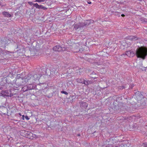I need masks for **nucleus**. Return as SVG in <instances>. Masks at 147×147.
Masks as SVG:
<instances>
[{
    "label": "nucleus",
    "mask_w": 147,
    "mask_h": 147,
    "mask_svg": "<svg viewBox=\"0 0 147 147\" xmlns=\"http://www.w3.org/2000/svg\"><path fill=\"white\" fill-rule=\"evenodd\" d=\"M136 54L138 58L145 59L147 55V48L144 47H139L137 49Z\"/></svg>",
    "instance_id": "obj_1"
},
{
    "label": "nucleus",
    "mask_w": 147,
    "mask_h": 147,
    "mask_svg": "<svg viewBox=\"0 0 147 147\" xmlns=\"http://www.w3.org/2000/svg\"><path fill=\"white\" fill-rule=\"evenodd\" d=\"M53 50L55 51H67V48L64 47L62 48V47L60 46L59 45H57L54 47L53 48Z\"/></svg>",
    "instance_id": "obj_2"
},
{
    "label": "nucleus",
    "mask_w": 147,
    "mask_h": 147,
    "mask_svg": "<svg viewBox=\"0 0 147 147\" xmlns=\"http://www.w3.org/2000/svg\"><path fill=\"white\" fill-rule=\"evenodd\" d=\"M80 43H73V44L72 47L76 49L75 51H74L75 52H77L78 51H80Z\"/></svg>",
    "instance_id": "obj_3"
},
{
    "label": "nucleus",
    "mask_w": 147,
    "mask_h": 147,
    "mask_svg": "<svg viewBox=\"0 0 147 147\" xmlns=\"http://www.w3.org/2000/svg\"><path fill=\"white\" fill-rule=\"evenodd\" d=\"M124 55H126L129 57H131L135 56V53L134 51L131 50L126 51Z\"/></svg>",
    "instance_id": "obj_4"
},
{
    "label": "nucleus",
    "mask_w": 147,
    "mask_h": 147,
    "mask_svg": "<svg viewBox=\"0 0 147 147\" xmlns=\"http://www.w3.org/2000/svg\"><path fill=\"white\" fill-rule=\"evenodd\" d=\"M9 93L8 91L2 90L0 93V96H9Z\"/></svg>",
    "instance_id": "obj_5"
},
{
    "label": "nucleus",
    "mask_w": 147,
    "mask_h": 147,
    "mask_svg": "<svg viewBox=\"0 0 147 147\" xmlns=\"http://www.w3.org/2000/svg\"><path fill=\"white\" fill-rule=\"evenodd\" d=\"M84 26V25H83L82 23H79L74 25V28L75 30H77L79 28L83 27Z\"/></svg>",
    "instance_id": "obj_6"
},
{
    "label": "nucleus",
    "mask_w": 147,
    "mask_h": 147,
    "mask_svg": "<svg viewBox=\"0 0 147 147\" xmlns=\"http://www.w3.org/2000/svg\"><path fill=\"white\" fill-rule=\"evenodd\" d=\"M85 80L83 78L77 79L76 80L77 82L78 83L84 84L85 82Z\"/></svg>",
    "instance_id": "obj_7"
},
{
    "label": "nucleus",
    "mask_w": 147,
    "mask_h": 147,
    "mask_svg": "<svg viewBox=\"0 0 147 147\" xmlns=\"http://www.w3.org/2000/svg\"><path fill=\"white\" fill-rule=\"evenodd\" d=\"M4 16L8 18L10 17L11 16V15L9 13L7 12H3L2 13Z\"/></svg>",
    "instance_id": "obj_8"
},
{
    "label": "nucleus",
    "mask_w": 147,
    "mask_h": 147,
    "mask_svg": "<svg viewBox=\"0 0 147 147\" xmlns=\"http://www.w3.org/2000/svg\"><path fill=\"white\" fill-rule=\"evenodd\" d=\"M91 22V21L90 20H88L85 21L84 24L83 25H84V26H87L89 25Z\"/></svg>",
    "instance_id": "obj_9"
},
{
    "label": "nucleus",
    "mask_w": 147,
    "mask_h": 147,
    "mask_svg": "<svg viewBox=\"0 0 147 147\" xmlns=\"http://www.w3.org/2000/svg\"><path fill=\"white\" fill-rule=\"evenodd\" d=\"M92 83V81L87 80H85V82L84 83V84L88 85L89 84H91Z\"/></svg>",
    "instance_id": "obj_10"
},
{
    "label": "nucleus",
    "mask_w": 147,
    "mask_h": 147,
    "mask_svg": "<svg viewBox=\"0 0 147 147\" xmlns=\"http://www.w3.org/2000/svg\"><path fill=\"white\" fill-rule=\"evenodd\" d=\"M128 38L131 40H137L138 39L137 38L134 36H128Z\"/></svg>",
    "instance_id": "obj_11"
},
{
    "label": "nucleus",
    "mask_w": 147,
    "mask_h": 147,
    "mask_svg": "<svg viewBox=\"0 0 147 147\" xmlns=\"http://www.w3.org/2000/svg\"><path fill=\"white\" fill-rule=\"evenodd\" d=\"M30 79V77L29 76L27 77V78L22 79V82H24V81L25 82H26L28 81V80H29Z\"/></svg>",
    "instance_id": "obj_12"
},
{
    "label": "nucleus",
    "mask_w": 147,
    "mask_h": 147,
    "mask_svg": "<svg viewBox=\"0 0 147 147\" xmlns=\"http://www.w3.org/2000/svg\"><path fill=\"white\" fill-rule=\"evenodd\" d=\"M22 75H21L20 74H18L17 76H16V78L17 79H18L21 78L22 80V79L23 78H22Z\"/></svg>",
    "instance_id": "obj_13"
},
{
    "label": "nucleus",
    "mask_w": 147,
    "mask_h": 147,
    "mask_svg": "<svg viewBox=\"0 0 147 147\" xmlns=\"http://www.w3.org/2000/svg\"><path fill=\"white\" fill-rule=\"evenodd\" d=\"M33 6L36 8L38 9L39 8V5L37 3H34Z\"/></svg>",
    "instance_id": "obj_14"
},
{
    "label": "nucleus",
    "mask_w": 147,
    "mask_h": 147,
    "mask_svg": "<svg viewBox=\"0 0 147 147\" xmlns=\"http://www.w3.org/2000/svg\"><path fill=\"white\" fill-rule=\"evenodd\" d=\"M46 0H35L34 2L40 3L44 2Z\"/></svg>",
    "instance_id": "obj_15"
},
{
    "label": "nucleus",
    "mask_w": 147,
    "mask_h": 147,
    "mask_svg": "<svg viewBox=\"0 0 147 147\" xmlns=\"http://www.w3.org/2000/svg\"><path fill=\"white\" fill-rule=\"evenodd\" d=\"M61 93L62 94H64L66 95H67L68 94V93L67 92L64 91H62L61 92Z\"/></svg>",
    "instance_id": "obj_16"
},
{
    "label": "nucleus",
    "mask_w": 147,
    "mask_h": 147,
    "mask_svg": "<svg viewBox=\"0 0 147 147\" xmlns=\"http://www.w3.org/2000/svg\"><path fill=\"white\" fill-rule=\"evenodd\" d=\"M100 71L102 73H105L106 72V70L105 69V68L103 69V71H102V69H100Z\"/></svg>",
    "instance_id": "obj_17"
},
{
    "label": "nucleus",
    "mask_w": 147,
    "mask_h": 147,
    "mask_svg": "<svg viewBox=\"0 0 147 147\" xmlns=\"http://www.w3.org/2000/svg\"><path fill=\"white\" fill-rule=\"evenodd\" d=\"M28 3L30 5H33V4H34V3H33L31 1L29 2Z\"/></svg>",
    "instance_id": "obj_18"
},
{
    "label": "nucleus",
    "mask_w": 147,
    "mask_h": 147,
    "mask_svg": "<svg viewBox=\"0 0 147 147\" xmlns=\"http://www.w3.org/2000/svg\"><path fill=\"white\" fill-rule=\"evenodd\" d=\"M143 144L144 147H147V143H144Z\"/></svg>",
    "instance_id": "obj_19"
},
{
    "label": "nucleus",
    "mask_w": 147,
    "mask_h": 147,
    "mask_svg": "<svg viewBox=\"0 0 147 147\" xmlns=\"http://www.w3.org/2000/svg\"><path fill=\"white\" fill-rule=\"evenodd\" d=\"M47 9V8L45 7L44 6H43V7H42V9H43L44 10H46Z\"/></svg>",
    "instance_id": "obj_20"
},
{
    "label": "nucleus",
    "mask_w": 147,
    "mask_h": 147,
    "mask_svg": "<svg viewBox=\"0 0 147 147\" xmlns=\"http://www.w3.org/2000/svg\"><path fill=\"white\" fill-rule=\"evenodd\" d=\"M43 6L42 5H39V8H38V9H42V7H43Z\"/></svg>",
    "instance_id": "obj_21"
},
{
    "label": "nucleus",
    "mask_w": 147,
    "mask_h": 147,
    "mask_svg": "<svg viewBox=\"0 0 147 147\" xmlns=\"http://www.w3.org/2000/svg\"><path fill=\"white\" fill-rule=\"evenodd\" d=\"M25 118L27 120H28L30 119L27 116H26Z\"/></svg>",
    "instance_id": "obj_22"
},
{
    "label": "nucleus",
    "mask_w": 147,
    "mask_h": 147,
    "mask_svg": "<svg viewBox=\"0 0 147 147\" xmlns=\"http://www.w3.org/2000/svg\"><path fill=\"white\" fill-rule=\"evenodd\" d=\"M24 117H25V116L24 115H22V119L23 120H24Z\"/></svg>",
    "instance_id": "obj_23"
},
{
    "label": "nucleus",
    "mask_w": 147,
    "mask_h": 147,
    "mask_svg": "<svg viewBox=\"0 0 147 147\" xmlns=\"http://www.w3.org/2000/svg\"><path fill=\"white\" fill-rule=\"evenodd\" d=\"M145 20H146V19H144V20L143 21L144 22H146V21Z\"/></svg>",
    "instance_id": "obj_24"
},
{
    "label": "nucleus",
    "mask_w": 147,
    "mask_h": 147,
    "mask_svg": "<svg viewBox=\"0 0 147 147\" xmlns=\"http://www.w3.org/2000/svg\"><path fill=\"white\" fill-rule=\"evenodd\" d=\"M121 16L123 17L125 16L123 14H122L121 15Z\"/></svg>",
    "instance_id": "obj_25"
},
{
    "label": "nucleus",
    "mask_w": 147,
    "mask_h": 147,
    "mask_svg": "<svg viewBox=\"0 0 147 147\" xmlns=\"http://www.w3.org/2000/svg\"><path fill=\"white\" fill-rule=\"evenodd\" d=\"M88 3L89 4H91V2L90 1L88 2Z\"/></svg>",
    "instance_id": "obj_26"
},
{
    "label": "nucleus",
    "mask_w": 147,
    "mask_h": 147,
    "mask_svg": "<svg viewBox=\"0 0 147 147\" xmlns=\"http://www.w3.org/2000/svg\"><path fill=\"white\" fill-rule=\"evenodd\" d=\"M93 78L94 79H96L97 78V77H95L94 78Z\"/></svg>",
    "instance_id": "obj_27"
},
{
    "label": "nucleus",
    "mask_w": 147,
    "mask_h": 147,
    "mask_svg": "<svg viewBox=\"0 0 147 147\" xmlns=\"http://www.w3.org/2000/svg\"><path fill=\"white\" fill-rule=\"evenodd\" d=\"M92 74H95V73L94 72H92Z\"/></svg>",
    "instance_id": "obj_28"
},
{
    "label": "nucleus",
    "mask_w": 147,
    "mask_h": 147,
    "mask_svg": "<svg viewBox=\"0 0 147 147\" xmlns=\"http://www.w3.org/2000/svg\"><path fill=\"white\" fill-rule=\"evenodd\" d=\"M19 115H20V116H22V115L20 113H19Z\"/></svg>",
    "instance_id": "obj_29"
},
{
    "label": "nucleus",
    "mask_w": 147,
    "mask_h": 147,
    "mask_svg": "<svg viewBox=\"0 0 147 147\" xmlns=\"http://www.w3.org/2000/svg\"><path fill=\"white\" fill-rule=\"evenodd\" d=\"M24 131V133H26V131Z\"/></svg>",
    "instance_id": "obj_30"
},
{
    "label": "nucleus",
    "mask_w": 147,
    "mask_h": 147,
    "mask_svg": "<svg viewBox=\"0 0 147 147\" xmlns=\"http://www.w3.org/2000/svg\"><path fill=\"white\" fill-rule=\"evenodd\" d=\"M28 138H30V139H31V138L30 137V138L28 137Z\"/></svg>",
    "instance_id": "obj_31"
},
{
    "label": "nucleus",
    "mask_w": 147,
    "mask_h": 147,
    "mask_svg": "<svg viewBox=\"0 0 147 147\" xmlns=\"http://www.w3.org/2000/svg\"><path fill=\"white\" fill-rule=\"evenodd\" d=\"M30 134L32 135V133H30Z\"/></svg>",
    "instance_id": "obj_32"
},
{
    "label": "nucleus",
    "mask_w": 147,
    "mask_h": 147,
    "mask_svg": "<svg viewBox=\"0 0 147 147\" xmlns=\"http://www.w3.org/2000/svg\"><path fill=\"white\" fill-rule=\"evenodd\" d=\"M80 136V135H78V136Z\"/></svg>",
    "instance_id": "obj_33"
},
{
    "label": "nucleus",
    "mask_w": 147,
    "mask_h": 147,
    "mask_svg": "<svg viewBox=\"0 0 147 147\" xmlns=\"http://www.w3.org/2000/svg\"><path fill=\"white\" fill-rule=\"evenodd\" d=\"M139 0V1H141V0Z\"/></svg>",
    "instance_id": "obj_34"
}]
</instances>
